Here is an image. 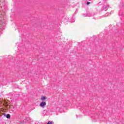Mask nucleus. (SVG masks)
<instances>
[{"instance_id": "423d86ee", "label": "nucleus", "mask_w": 124, "mask_h": 124, "mask_svg": "<svg viewBox=\"0 0 124 124\" xmlns=\"http://www.w3.org/2000/svg\"><path fill=\"white\" fill-rule=\"evenodd\" d=\"M90 3H91L90 2H87V5H89V4H90Z\"/></svg>"}, {"instance_id": "20e7f679", "label": "nucleus", "mask_w": 124, "mask_h": 124, "mask_svg": "<svg viewBox=\"0 0 124 124\" xmlns=\"http://www.w3.org/2000/svg\"><path fill=\"white\" fill-rule=\"evenodd\" d=\"M46 99V96H42L41 98V100L43 101V100H45Z\"/></svg>"}, {"instance_id": "39448f33", "label": "nucleus", "mask_w": 124, "mask_h": 124, "mask_svg": "<svg viewBox=\"0 0 124 124\" xmlns=\"http://www.w3.org/2000/svg\"><path fill=\"white\" fill-rule=\"evenodd\" d=\"M6 118H7V119H10V115L9 114H7V115H6Z\"/></svg>"}, {"instance_id": "f257e3e1", "label": "nucleus", "mask_w": 124, "mask_h": 124, "mask_svg": "<svg viewBox=\"0 0 124 124\" xmlns=\"http://www.w3.org/2000/svg\"><path fill=\"white\" fill-rule=\"evenodd\" d=\"M40 107H42V108H44L45 106H46V102L44 101H42L40 104Z\"/></svg>"}, {"instance_id": "7ed1b4c3", "label": "nucleus", "mask_w": 124, "mask_h": 124, "mask_svg": "<svg viewBox=\"0 0 124 124\" xmlns=\"http://www.w3.org/2000/svg\"><path fill=\"white\" fill-rule=\"evenodd\" d=\"M108 6H104V10H105V11H106L107 10H108Z\"/></svg>"}, {"instance_id": "f03ea898", "label": "nucleus", "mask_w": 124, "mask_h": 124, "mask_svg": "<svg viewBox=\"0 0 124 124\" xmlns=\"http://www.w3.org/2000/svg\"><path fill=\"white\" fill-rule=\"evenodd\" d=\"M84 17H91L92 15L91 14H83Z\"/></svg>"}]
</instances>
